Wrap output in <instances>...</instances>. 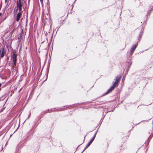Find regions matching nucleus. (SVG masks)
Returning a JSON list of instances; mask_svg holds the SVG:
<instances>
[{"label": "nucleus", "mask_w": 153, "mask_h": 153, "mask_svg": "<svg viewBox=\"0 0 153 153\" xmlns=\"http://www.w3.org/2000/svg\"><path fill=\"white\" fill-rule=\"evenodd\" d=\"M91 143L90 142H89L87 144V145L85 147V149H86L91 144Z\"/></svg>", "instance_id": "0eeeda50"}, {"label": "nucleus", "mask_w": 153, "mask_h": 153, "mask_svg": "<svg viewBox=\"0 0 153 153\" xmlns=\"http://www.w3.org/2000/svg\"><path fill=\"white\" fill-rule=\"evenodd\" d=\"M16 55L14 54H13V64L14 65H16Z\"/></svg>", "instance_id": "39448f33"}, {"label": "nucleus", "mask_w": 153, "mask_h": 153, "mask_svg": "<svg viewBox=\"0 0 153 153\" xmlns=\"http://www.w3.org/2000/svg\"><path fill=\"white\" fill-rule=\"evenodd\" d=\"M121 78V77H116V81L114 83L113 86L111 87L110 89L108 90L107 91L106 93V94H107L109 92H111L114 88L117 85Z\"/></svg>", "instance_id": "f257e3e1"}, {"label": "nucleus", "mask_w": 153, "mask_h": 153, "mask_svg": "<svg viewBox=\"0 0 153 153\" xmlns=\"http://www.w3.org/2000/svg\"><path fill=\"white\" fill-rule=\"evenodd\" d=\"M137 44H135L133 45L132 47L131 48V55H132L133 53V51H134V50L136 48L137 46Z\"/></svg>", "instance_id": "7ed1b4c3"}, {"label": "nucleus", "mask_w": 153, "mask_h": 153, "mask_svg": "<svg viewBox=\"0 0 153 153\" xmlns=\"http://www.w3.org/2000/svg\"><path fill=\"white\" fill-rule=\"evenodd\" d=\"M1 84L0 83V87H1Z\"/></svg>", "instance_id": "1a4fd4ad"}, {"label": "nucleus", "mask_w": 153, "mask_h": 153, "mask_svg": "<svg viewBox=\"0 0 153 153\" xmlns=\"http://www.w3.org/2000/svg\"><path fill=\"white\" fill-rule=\"evenodd\" d=\"M7 1V0H5V2Z\"/></svg>", "instance_id": "f8f14e48"}, {"label": "nucleus", "mask_w": 153, "mask_h": 153, "mask_svg": "<svg viewBox=\"0 0 153 153\" xmlns=\"http://www.w3.org/2000/svg\"><path fill=\"white\" fill-rule=\"evenodd\" d=\"M41 2L42 1V0H40Z\"/></svg>", "instance_id": "9b49d317"}, {"label": "nucleus", "mask_w": 153, "mask_h": 153, "mask_svg": "<svg viewBox=\"0 0 153 153\" xmlns=\"http://www.w3.org/2000/svg\"><path fill=\"white\" fill-rule=\"evenodd\" d=\"M22 15V13L21 12H19L17 14V18L16 20L17 22H18L20 20L21 17V16Z\"/></svg>", "instance_id": "20e7f679"}, {"label": "nucleus", "mask_w": 153, "mask_h": 153, "mask_svg": "<svg viewBox=\"0 0 153 153\" xmlns=\"http://www.w3.org/2000/svg\"><path fill=\"white\" fill-rule=\"evenodd\" d=\"M4 56V51H2V53L1 54V58H2Z\"/></svg>", "instance_id": "6e6552de"}, {"label": "nucleus", "mask_w": 153, "mask_h": 153, "mask_svg": "<svg viewBox=\"0 0 153 153\" xmlns=\"http://www.w3.org/2000/svg\"><path fill=\"white\" fill-rule=\"evenodd\" d=\"M96 133H97V132H96L95 133V134H94V137H93L91 139V140H90V142L91 143L93 141V140H94L95 138Z\"/></svg>", "instance_id": "423d86ee"}, {"label": "nucleus", "mask_w": 153, "mask_h": 153, "mask_svg": "<svg viewBox=\"0 0 153 153\" xmlns=\"http://www.w3.org/2000/svg\"><path fill=\"white\" fill-rule=\"evenodd\" d=\"M1 15V13H0V16Z\"/></svg>", "instance_id": "9d476101"}, {"label": "nucleus", "mask_w": 153, "mask_h": 153, "mask_svg": "<svg viewBox=\"0 0 153 153\" xmlns=\"http://www.w3.org/2000/svg\"><path fill=\"white\" fill-rule=\"evenodd\" d=\"M17 6L19 8L20 11H21L22 10V5L21 3V0H18L17 2Z\"/></svg>", "instance_id": "f03ea898"}]
</instances>
